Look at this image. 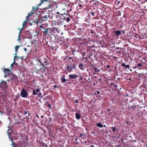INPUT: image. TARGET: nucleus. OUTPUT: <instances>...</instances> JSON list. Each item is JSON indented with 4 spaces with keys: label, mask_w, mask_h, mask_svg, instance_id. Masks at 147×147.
<instances>
[{
    "label": "nucleus",
    "mask_w": 147,
    "mask_h": 147,
    "mask_svg": "<svg viewBox=\"0 0 147 147\" xmlns=\"http://www.w3.org/2000/svg\"><path fill=\"white\" fill-rule=\"evenodd\" d=\"M57 24V22L56 21H53L52 22V24L53 25L56 26Z\"/></svg>",
    "instance_id": "34"
},
{
    "label": "nucleus",
    "mask_w": 147,
    "mask_h": 147,
    "mask_svg": "<svg viewBox=\"0 0 147 147\" xmlns=\"http://www.w3.org/2000/svg\"><path fill=\"white\" fill-rule=\"evenodd\" d=\"M110 86H112L113 85H114V87L113 88L115 90H116L117 88V85L115 84L114 82L111 83L110 84Z\"/></svg>",
    "instance_id": "19"
},
{
    "label": "nucleus",
    "mask_w": 147,
    "mask_h": 147,
    "mask_svg": "<svg viewBox=\"0 0 147 147\" xmlns=\"http://www.w3.org/2000/svg\"><path fill=\"white\" fill-rule=\"evenodd\" d=\"M70 79H75L78 77V76L75 74H70L69 75Z\"/></svg>",
    "instance_id": "12"
},
{
    "label": "nucleus",
    "mask_w": 147,
    "mask_h": 147,
    "mask_svg": "<svg viewBox=\"0 0 147 147\" xmlns=\"http://www.w3.org/2000/svg\"><path fill=\"white\" fill-rule=\"evenodd\" d=\"M96 125L97 127H100V128L102 127L103 125L101 123H99L96 124Z\"/></svg>",
    "instance_id": "22"
},
{
    "label": "nucleus",
    "mask_w": 147,
    "mask_h": 147,
    "mask_svg": "<svg viewBox=\"0 0 147 147\" xmlns=\"http://www.w3.org/2000/svg\"><path fill=\"white\" fill-rule=\"evenodd\" d=\"M25 118H27V119L28 120L29 117L28 116H26V117H25Z\"/></svg>",
    "instance_id": "62"
},
{
    "label": "nucleus",
    "mask_w": 147,
    "mask_h": 147,
    "mask_svg": "<svg viewBox=\"0 0 147 147\" xmlns=\"http://www.w3.org/2000/svg\"><path fill=\"white\" fill-rule=\"evenodd\" d=\"M142 66V64L140 63H138L137 65V66L138 67V68H139V67Z\"/></svg>",
    "instance_id": "39"
},
{
    "label": "nucleus",
    "mask_w": 147,
    "mask_h": 147,
    "mask_svg": "<svg viewBox=\"0 0 147 147\" xmlns=\"http://www.w3.org/2000/svg\"><path fill=\"white\" fill-rule=\"evenodd\" d=\"M121 32L123 33H125V32H124V30H121Z\"/></svg>",
    "instance_id": "64"
},
{
    "label": "nucleus",
    "mask_w": 147,
    "mask_h": 147,
    "mask_svg": "<svg viewBox=\"0 0 147 147\" xmlns=\"http://www.w3.org/2000/svg\"><path fill=\"white\" fill-rule=\"evenodd\" d=\"M12 130L11 129V128H9L7 130V133L8 134V137L9 138L10 140H11L12 142V143L11 144L13 146V147H16L15 146L16 145V144L15 143H14L13 141V138H11V137L10 136V134L11 133V132H12Z\"/></svg>",
    "instance_id": "2"
},
{
    "label": "nucleus",
    "mask_w": 147,
    "mask_h": 147,
    "mask_svg": "<svg viewBox=\"0 0 147 147\" xmlns=\"http://www.w3.org/2000/svg\"><path fill=\"white\" fill-rule=\"evenodd\" d=\"M49 96H46L45 98H44L43 99L44 100H45V99H47V98H49Z\"/></svg>",
    "instance_id": "50"
},
{
    "label": "nucleus",
    "mask_w": 147,
    "mask_h": 147,
    "mask_svg": "<svg viewBox=\"0 0 147 147\" xmlns=\"http://www.w3.org/2000/svg\"><path fill=\"white\" fill-rule=\"evenodd\" d=\"M37 8L35 7H33L32 10L31 11L30 13H31L32 15L33 13H34L37 9Z\"/></svg>",
    "instance_id": "18"
},
{
    "label": "nucleus",
    "mask_w": 147,
    "mask_h": 147,
    "mask_svg": "<svg viewBox=\"0 0 147 147\" xmlns=\"http://www.w3.org/2000/svg\"><path fill=\"white\" fill-rule=\"evenodd\" d=\"M40 91V89L39 88L36 89V90H33L32 94L33 95H37L38 93Z\"/></svg>",
    "instance_id": "8"
},
{
    "label": "nucleus",
    "mask_w": 147,
    "mask_h": 147,
    "mask_svg": "<svg viewBox=\"0 0 147 147\" xmlns=\"http://www.w3.org/2000/svg\"><path fill=\"white\" fill-rule=\"evenodd\" d=\"M57 14L58 15H56V17L57 18H58V17L60 15V13H59V12H57Z\"/></svg>",
    "instance_id": "47"
},
{
    "label": "nucleus",
    "mask_w": 147,
    "mask_h": 147,
    "mask_svg": "<svg viewBox=\"0 0 147 147\" xmlns=\"http://www.w3.org/2000/svg\"><path fill=\"white\" fill-rule=\"evenodd\" d=\"M28 95V92L24 88H22L20 92V96L22 97L26 98Z\"/></svg>",
    "instance_id": "6"
},
{
    "label": "nucleus",
    "mask_w": 147,
    "mask_h": 147,
    "mask_svg": "<svg viewBox=\"0 0 147 147\" xmlns=\"http://www.w3.org/2000/svg\"><path fill=\"white\" fill-rule=\"evenodd\" d=\"M86 52H83V61H86V62H84V66H85V67H86V65H87V66H88V59H89V58L90 57V55H86ZM84 66V65H83V66Z\"/></svg>",
    "instance_id": "1"
},
{
    "label": "nucleus",
    "mask_w": 147,
    "mask_h": 147,
    "mask_svg": "<svg viewBox=\"0 0 147 147\" xmlns=\"http://www.w3.org/2000/svg\"><path fill=\"white\" fill-rule=\"evenodd\" d=\"M87 26H88V24L87 25L86 24H83V28L84 27H85L87 28Z\"/></svg>",
    "instance_id": "49"
},
{
    "label": "nucleus",
    "mask_w": 147,
    "mask_h": 147,
    "mask_svg": "<svg viewBox=\"0 0 147 147\" xmlns=\"http://www.w3.org/2000/svg\"><path fill=\"white\" fill-rule=\"evenodd\" d=\"M7 96V93L5 92H1L0 93V97L3 98H5Z\"/></svg>",
    "instance_id": "13"
},
{
    "label": "nucleus",
    "mask_w": 147,
    "mask_h": 147,
    "mask_svg": "<svg viewBox=\"0 0 147 147\" xmlns=\"http://www.w3.org/2000/svg\"><path fill=\"white\" fill-rule=\"evenodd\" d=\"M66 20L67 22H69L70 21V19L69 17H68V18H67Z\"/></svg>",
    "instance_id": "44"
},
{
    "label": "nucleus",
    "mask_w": 147,
    "mask_h": 147,
    "mask_svg": "<svg viewBox=\"0 0 147 147\" xmlns=\"http://www.w3.org/2000/svg\"><path fill=\"white\" fill-rule=\"evenodd\" d=\"M28 111H24V115H26L28 113Z\"/></svg>",
    "instance_id": "53"
},
{
    "label": "nucleus",
    "mask_w": 147,
    "mask_h": 147,
    "mask_svg": "<svg viewBox=\"0 0 147 147\" xmlns=\"http://www.w3.org/2000/svg\"><path fill=\"white\" fill-rule=\"evenodd\" d=\"M100 92L98 91H97V92L95 93H94V94L96 95L97 96H99V94Z\"/></svg>",
    "instance_id": "33"
},
{
    "label": "nucleus",
    "mask_w": 147,
    "mask_h": 147,
    "mask_svg": "<svg viewBox=\"0 0 147 147\" xmlns=\"http://www.w3.org/2000/svg\"><path fill=\"white\" fill-rule=\"evenodd\" d=\"M49 0H42L41 1V3H42V2L44 1H48Z\"/></svg>",
    "instance_id": "51"
},
{
    "label": "nucleus",
    "mask_w": 147,
    "mask_h": 147,
    "mask_svg": "<svg viewBox=\"0 0 147 147\" xmlns=\"http://www.w3.org/2000/svg\"><path fill=\"white\" fill-rule=\"evenodd\" d=\"M9 74H5L4 75V77L5 78H6L7 77H8L9 76Z\"/></svg>",
    "instance_id": "41"
},
{
    "label": "nucleus",
    "mask_w": 147,
    "mask_h": 147,
    "mask_svg": "<svg viewBox=\"0 0 147 147\" xmlns=\"http://www.w3.org/2000/svg\"><path fill=\"white\" fill-rule=\"evenodd\" d=\"M89 9L87 8L86 7L83 8V13H87V12L89 11Z\"/></svg>",
    "instance_id": "21"
},
{
    "label": "nucleus",
    "mask_w": 147,
    "mask_h": 147,
    "mask_svg": "<svg viewBox=\"0 0 147 147\" xmlns=\"http://www.w3.org/2000/svg\"><path fill=\"white\" fill-rule=\"evenodd\" d=\"M115 36H119L121 35V32L120 30H116L114 32Z\"/></svg>",
    "instance_id": "15"
},
{
    "label": "nucleus",
    "mask_w": 147,
    "mask_h": 147,
    "mask_svg": "<svg viewBox=\"0 0 147 147\" xmlns=\"http://www.w3.org/2000/svg\"><path fill=\"white\" fill-rule=\"evenodd\" d=\"M106 67L107 68H110V66L109 65H107L106 66Z\"/></svg>",
    "instance_id": "56"
},
{
    "label": "nucleus",
    "mask_w": 147,
    "mask_h": 147,
    "mask_svg": "<svg viewBox=\"0 0 147 147\" xmlns=\"http://www.w3.org/2000/svg\"><path fill=\"white\" fill-rule=\"evenodd\" d=\"M72 68L74 69L75 68L76 66L74 65H73L72 67H71Z\"/></svg>",
    "instance_id": "57"
},
{
    "label": "nucleus",
    "mask_w": 147,
    "mask_h": 147,
    "mask_svg": "<svg viewBox=\"0 0 147 147\" xmlns=\"http://www.w3.org/2000/svg\"><path fill=\"white\" fill-rule=\"evenodd\" d=\"M87 43H88V42H85V41H83V44H84V45H87Z\"/></svg>",
    "instance_id": "46"
},
{
    "label": "nucleus",
    "mask_w": 147,
    "mask_h": 147,
    "mask_svg": "<svg viewBox=\"0 0 147 147\" xmlns=\"http://www.w3.org/2000/svg\"><path fill=\"white\" fill-rule=\"evenodd\" d=\"M80 77H81V78H80V79H79L80 80H82L83 79V78H82V76H80Z\"/></svg>",
    "instance_id": "63"
},
{
    "label": "nucleus",
    "mask_w": 147,
    "mask_h": 147,
    "mask_svg": "<svg viewBox=\"0 0 147 147\" xmlns=\"http://www.w3.org/2000/svg\"><path fill=\"white\" fill-rule=\"evenodd\" d=\"M20 46H16L15 47V51L16 52L18 51V49L19 48Z\"/></svg>",
    "instance_id": "32"
},
{
    "label": "nucleus",
    "mask_w": 147,
    "mask_h": 147,
    "mask_svg": "<svg viewBox=\"0 0 147 147\" xmlns=\"http://www.w3.org/2000/svg\"><path fill=\"white\" fill-rule=\"evenodd\" d=\"M49 9V8H48V7L46 8L45 9V12H48V13L49 14V12H50V10H48V9Z\"/></svg>",
    "instance_id": "28"
},
{
    "label": "nucleus",
    "mask_w": 147,
    "mask_h": 147,
    "mask_svg": "<svg viewBox=\"0 0 147 147\" xmlns=\"http://www.w3.org/2000/svg\"><path fill=\"white\" fill-rule=\"evenodd\" d=\"M77 39L78 40H79L78 41L79 42L80 41V43H82V42H82V41L83 40V36H79L77 38Z\"/></svg>",
    "instance_id": "20"
},
{
    "label": "nucleus",
    "mask_w": 147,
    "mask_h": 147,
    "mask_svg": "<svg viewBox=\"0 0 147 147\" xmlns=\"http://www.w3.org/2000/svg\"><path fill=\"white\" fill-rule=\"evenodd\" d=\"M35 61L36 63V65L39 66L41 65L42 66L41 68H42L44 67L45 64H44L42 62L41 60L40 59L36 57L35 58Z\"/></svg>",
    "instance_id": "5"
},
{
    "label": "nucleus",
    "mask_w": 147,
    "mask_h": 147,
    "mask_svg": "<svg viewBox=\"0 0 147 147\" xmlns=\"http://www.w3.org/2000/svg\"><path fill=\"white\" fill-rule=\"evenodd\" d=\"M65 75H63V76L61 78V80L62 83H65L66 81H67L68 80L65 79Z\"/></svg>",
    "instance_id": "14"
},
{
    "label": "nucleus",
    "mask_w": 147,
    "mask_h": 147,
    "mask_svg": "<svg viewBox=\"0 0 147 147\" xmlns=\"http://www.w3.org/2000/svg\"><path fill=\"white\" fill-rule=\"evenodd\" d=\"M45 61L44 62V63H43L44 64H45V63H46L47 62V60L46 59H45Z\"/></svg>",
    "instance_id": "55"
},
{
    "label": "nucleus",
    "mask_w": 147,
    "mask_h": 147,
    "mask_svg": "<svg viewBox=\"0 0 147 147\" xmlns=\"http://www.w3.org/2000/svg\"><path fill=\"white\" fill-rule=\"evenodd\" d=\"M41 17L42 18L43 22H45L46 21H47L48 17L47 16L45 15L43 16H41Z\"/></svg>",
    "instance_id": "16"
},
{
    "label": "nucleus",
    "mask_w": 147,
    "mask_h": 147,
    "mask_svg": "<svg viewBox=\"0 0 147 147\" xmlns=\"http://www.w3.org/2000/svg\"><path fill=\"white\" fill-rule=\"evenodd\" d=\"M93 69L95 72H100V71L99 69L97 68V67H95Z\"/></svg>",
    "instance_id": "27"
},
{
    "label": "nucleus",
    "mask_w": 147,
    "mask_h": 147,
    "mask_svg": "<svg viewBox=\"0 0 147 147\" xmlns=\"http://www.w3.org/2000/svg\"><path fill=\"white\" fill-rule=\"evenodd\" d=\"M31 13H29L28 16L26 17V19L27 21H28V19L30 18V17L31 15H32Z\"/></svg>",
    "instance_id": "29"
},
{
    "label": "nucleus",
    "mask_w": 147,
    "mask_h": 147,
    "mask_svg": "<svg viewBox=\"0 0 147 147\" xmlns=\"http://www.w3.org/2000/svg\"><path fill=\"white\" fill-rule=\"evenodd\" d=\"M75 102L76 103H77L78 102V100H75Z\"/></svg>",
    "instance_id": "60"
},
{
    "label": "nucleus",
    "mask_w": 147,
    "mask_h": 147,
    "mask_svg": "<svg viewBox=\"0 0 147 147\" xmlns=\"http://www.w3.org/2000/svg\"><path fill=\"white\" fill-rule=\"evenodd\" d=\"M69 59H71V62H74V59L72 57H70L69 58H68Z\"/></svg>",
    "instance_id": "40"
},
{
    "label": "nucleus",
    "mask_w": 147,
    "mask_h": 147,
    "mask_svg": "<svg viewBox=\"0 0 147 147\" xmlns=\"http://www.w3.org/2000/svg\"><path fill=\"white\" fill-rule=\"evenodd\" d=\"M12 80L15 81L16 82L17 81H18V79L16 77L13 78Z\"/></svg>",
    "instance_id": "38"
},
{
    "label": "nucleus",
    "mask_w": 147,
    "mask_h": 147,
    "mask_svg": "<svg viewBox=\"0 0 147 147\" xmlns=\"http://www.w3.org/2000/svg\"><path fill=\"white\" fill-rule=\"evenodd\" d=\"M17 64V63H16L15 62V59H14V62H13V63L11 65V67H13V64Z\"/></svg>",
    "instance_id": "37"
},
{
    "label": "nucleus",
    "mask_w": 147,
    "mask_h": 147,
    "mask_svg": "<svg viewBox=\"0 0 147 147\" xmlns=\"http://www.w3.org/2000/svg\"><path fill=\"white\" fill-rule=\"evenodd\" d=\"M3 72L6 74H10L11 73V71L10 69L6 68H4L3 70Z\"/></svg>",
    "instance_id": "11"
},
{
    "label": "nucleus",
    "mask_w": 147,
    "mask_h": 147,
    "mask_svg": "<svg viewBox=\"0 0 147 147\" xmlns=\"http://www.w3.org/2000/svg\"><path fill=\"white\" fill-rule=\"evenodd\" d=\"M0 86L3 89V86L4 87V88H6L7 86V82L2 80L0 82Z\"/></svg>",
    "instance_id": "7"
},
{
    "label": "nucleus",
    "mask_w": 147,
    "mask_h": 147,
    "mask_svg": "<svg viewBox=\"0 0 147 147\" xmlns=\"http://www.w3.org/2000/svg\"><path fill=\"white\" fill-rule=\"evenodd\" d=\"M78 66L80 69L83 70V64L82 63H80L78 65Z\"/></svg>",
    "instance_id": "31"
},
{
    "label": "nucleus",
    "mask_w": 147,
    "mask_h": 147,
    "mask_svg": "<svg viewBox=\"0 0 147 147\" xmlns=\"http://www.w3.org/2000/svg\"><path fill=\"white\" fill-rule=\"evenodd\" d=\"M138 68L139 69H140V68H138V67L137 66V65H136L135 66V67H134L133 68H134V69H136V68Z\"/></svg>",
    "instance_id": "48"
},
{
    "label": "nucleus",
    "mask_w": 147,
    "mask_h": 147,
    "mask_svg": "<svg viewBox=\"0 0 147 147\" xmlns=\"http://www.w3.org/2000/svg\"><path fill=\"white\" fill-rule=\"evenodd\" d=\"M50 64V63L49 62L47 61L46 63L45 64V66H48Z\"/></svg>",
    "instance_id": "43"
},
{
    "label": "nucleus",
    "mask_w": 147,
    "mask_h": 147,
    "mask_svg": "<svg viewBox=\"0 0 147 147\" xmlns=\"http://www.w3.org/2000/svg\"><path fill=\"white\" fill-rule=\"evenodd\" d=\"M38 92V96L41 98H43V96L42 95V93L40 92Z\"/></svg>",
    "instance_id": "30"
},
{
    "label": "nucleus",
    "mask_w": 147,
    "mask_h": 147,
    "mask_svg": "<svg viewBox=\"0 0 147 147\" xmlns=\"http://www.w3.org/2000/svg\"><path fill=\"white\" fill-rule=\"evenodd\" d=\"M80 115L78 113H76V119H79L80 118Z\"/></svg>",
    "instance_id": "24"
},
{
    "label": "nucleus",
    "mask_w": 147,
    "mask_h": 147,
    "mask_svg": "<svg viewBox=\"0 0 147 147\" xmlns=\"http://www.w3.org/2000/svg\"><path fill=\"white\" fill-rule=\"evenodd\" d=\"M121 48H119V47H117V48L115 49V51H116V52L117 53H118L119 54H121Z\"/></svg>",
    "instance_id": "17"
},
{
    "label": "nucleus",
    "mask_w": 147,
    "mask_h": 147,
    "mask_svg": "<svg viewBox=\"0 0 147 147\" xmlns=\"http://www.w3.org/2000/svg\"><path fill=\"white\" fill-rule=\"evenodd\" d=\"M64 48H67L68 47V46H67L66 45H64Z\"/></svg>",
    "instance_id": "61"
},
{
    "label": "nucleus",
    "mask_w": 147,
    "mask_h": 147,
    "mask_svg": "<svg viewBox=\"0 0 147 147\" xmlns=\"http://www.w3.org/2000/svg\"><path fill=\"white\" fill-rule=\"evenodd\" d=\"M112 131L114 132L116 131V128L115 127H111Z\"/></svg>",
    "instance_id": "35"
},
{
    "label": "nucleus",
    "mask_w": 147,
    "mask_h": 147,
    "mask_svg": "<svg viewBox=\"0 0 147 147\" xmlns=\"http://www.w3.org/2000/svg\"><path fill=\"white\" fill-rule=\"evenodd\" d=\"M3 112L2 111L1 108H0V115H1L3 114Z\"/></svg>",
    "instance_id": "42"
},
{
    "label": "nucleus",
    "mask_w": 147,
    "mask_h": 147,
    "mask_svg": "<svg viewBox=\"0 0 147 147\" xmlns=\"http://www.w3.org/2000/svg\"><path fill=\"white\" fill-rule=\"evenodd\" d=\"M18 147H25V146L22 144H20L19 145Z\"/></svg>",
    "instance_id": "45"
},
{
    "label": "nucleus",
    "mask_w": 147,
    "mask_h": 147,
    "mask_svg": "<svg viewBox=\"0 0 147 147\" xmlns=\"http://www.w3.org/2000/svg\"><path fill=\"white\" fill-rule=\"evenodd\" d=\"M82 50H81L80 49H79V50H78V52H80V53H82Z\"/></svg>",
    "instance_id": "59"
},
{
    "label": "nucleus",
    "mask_w": 147,
    "mask_h": 147,
    "mask_svg": "<svg viewBox=\"0 0 147 147\" xmlns=\"http://www.w3.org/2000/svg\"><path fill=\"white\" fill-rule=\"evenodd\" d=\"M136 105H137L136 103H135L134 104V106L133 107L131 106V108H134V109H135L136 107H137V106H136Z\"/></svg>",
    "instance_id": "36"
},
{
    "label": "nucleus",
    "mask_w": 147,
    "mask_h": 147,
    "mask_svg": "<svg viewBox=\"0 0 147 147\" xmlns=\"http://www.w3.org/2000/svg\"><path fill=\"white\" fill-rule=\"evenodd\" d=\"M17 58L18 59H19V58H20V57L19 56H15L14 57V58Z\"/></svg>",
    "instance_id": "54"
},
{
    "label": "nucleus",
    "mask_w": 147,
    "mask_h": 147,
    "mask_svg": "<svg viewBox=\"0 0 147 147\" xmlns=\"http://www.w3.org/2000/svg\"><path fill=\"white\" fill-rule=\"evenodd\" d=\"M27 22V21H25L24 22L22 23L23 27H22V29L21 30H22L23 29V28H24V26L26 25V23Z\"/></svg>",
    "instance_id": "25"
},
{
    "label": "nucleus",
    "mask_w": 147,
    "mask_h": 147,
    "mask_svg": "<svg viewBox=\"0 0 147 147\" xmlns=\"http://www.w3.org/2000/svg\"><path fill=\"white\" fill-rule=\"evenodd\" d=\"M47 104H48V107H49V108H51V104H49L48 101H47L46 103H45V105H46V106H47Z\"/></svg>",
    "instance_id": "26"
},
{
    "label": "nucleus",
    "mask_w": 147,
    "mask_h": 147,
    "mask_svg": "<svg viewBox=\"0 0 147 147\" xmlns=\"http://www.w3.org/2000/svg\"><path fill=\"white\" fill-rule=\"evenodd\" d=\"M121 67H124V69H129L130 68V66L129 65H126L125 63H123L121 64Z\"/></svg>",
    "instance_id": "10"
},
{
    "label": "nucleus",
    "mask_w": 147,
    "mask_h": 147,
    "mask_svg": "<svg viewBox=\"0 0 147 147\" xmlns=\"http://www.w3.org/2000/svg\"><path fill=\"white\" fill-rule=\"evenodd\" d=\"M40 30L41 31L44 35H47L49 30V28H45L42 26V25H40L39 26Z\"/></svg>",
    "instance_id": "4"
},
{
    "label": "nucleus",
    "mask_w": 147,
    "mask_h": 147,
    "mask_svg": "<svg viewBox=\"0 0 147 147\" xmlns=\"http://www.w3.org/2000/svg\"><path fill=\"white\" fill-rule=\"evenodd\" d=\"M43 21L42 20V18L41 17V16L39 18L37 19V20L35 22L36 24H38V23H42Z\"/></svg>",
    "instance_id": "9"
},
{
    "label": "nucleus",
    "mask_w": 147,
    "mask_h": 147,
    "mask_svg": "<svg viewBox=\"0 0 147 147\" xmlns=\"http://www.w3.org/2000/svg\"><path fill=\"white\" fill-rule=\"evenodd\" d=\"M67 69L69 72H70L72 70V67L71 66H67L66 68Z\"/></svg>",
    "instance_id": "23"
},
{
    "label": "nucleus",
    "mask_w": 147,
    "mask_h": 147,
    "mask_svg": "<svg viewBox=\"0 0 147 147\" xmlns=\"http://www.w3.org/2000/svg\"><path fill=\"white\" fill-rule=\"evenodd\" d=\"M134 96H135V98L139 102H141L142 101L143 96L142 93H137Z\"/></svg>",
    "instance_id": "3"
},
{
    "label": "nucleus",
    "mask_w": 147,
    "mask_h": 147,
    "mask_svg": "<svg viewBox=\"0 0 147 147\" xmlns=\"http://www.w3.org/2000/svg\"><path fill=\"white\" fill-rule=\"evenodd\" d=\"M24 49L26 52H27V50L26 48H24Z\"/></svg>",
    "instance_id": "52"
},
{
    "label": "nucleus",
    "mask_w": 147,
    "mask_h": 147,
    "mask_svg": "<svg viewBox=\"0 0 147 147\" xmlns=\"http://www.w3.org/2000/svg\"><path fill=\"white\" fill-rule=\"evenodd\" d=\"M94 14H95V13L94 12H91V14H92L93 16H94Z\"/></svg>",
    "instance_id": "58"
}]
</instances>
